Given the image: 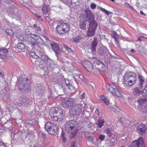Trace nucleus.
I'll return each mask as SVG.
<instances>
[{"label": "nucleus", "mask_w": 147, "mask_h": 147, "mask_svg": "<svg viewBox=\"0 0 147 147\" xmlns=\"http://www.w3.org/2000/svg\"><path fill=\"white\" fill-rule=\"evenodd\" d=\"M140 13L141 14H142L143 15H144V16H146V14L144 13L142 11H140Z\"/></svg>", "instance_id": "774afa93"}, {"label": "nucleus", "mask_w": 147, "mask_h": 147, "mask_svg": "<svg viewBox=\"0 0 147 147\" xmlns=\"http://www.w3.org/2000/svg\"><path fill=\"white\" fill-rule=\"evenodd\" d=\"M74 98L70 97H66L62 99V104L63 107L65 108H71L74 105Z\"/></svg>", "instance_id": "f8f14e48"}, {"label": "nucleus", "mask_w": 147, "mask_h": 147, "mask_svg": "<svg viewBox=\"0 0 147 147\" xmlns=\"http://www.w3.org/2000/svg\"><path fill=\"white\" fill-rule=\"evenodd\" d=\"M85 16L89 22V28L86 33V37L93 36L95 34L96 28L98 26V23L95 20L94 15L90 11L87 9L85 10Z\"/></svg>", "instance_id": "f257e3e1"}, {"label": "nucleus", "mask_w": 147, "mask_h": 147, "mask_svg": "<svg viewBox=\"0 0 147 147\" xmlns=\"http://www.w3.org/2000/svg\"><path fill=\"white\" fill-rule=\"evenodd\" d=\"M13 50L16 53H18L20 52L21 51H20L18 48L17 47H17H15L13 48Z\"/></svg>", "instance_id": "a18cd8bd"}, {"label": "nucleus", "mask_w": 147, "mask_h": 147, "mask_svg": "<svg viewBox=\"0 0 147 147\" xmlns=\"http://www.w3.org/2000/svg\"><path fill=\"white\" fill-rule=\"evenodd\" d=\"M98 41V40L96 37H94L93 38V40L91 44V52L92 53L96 51Z\"/></svg>", "instance_id": "f3484780"}, {"label": "nucleus", "mask_w": 147, "mask_h": 147, "mask_svg": "<svg viewBox=\"0 0 147 147\" xmlns=\"http://www.w3.org/2000/svg\"><path fill=\"white\" fill-rule=\"evenodd\" d=\"M45 128L48 133L51 135H56L57 134L59 129L57 125L53 123H51L49 121L47 122L45 124Z\"/></svg>", "instance_id": "1a4fd4ad"}, {"label": "nucleus", "mask_w": 147, "mask_h": 147, "mask_svg": "<svg viewBox=\"0 0 147 147\" xmlns=\"http://www.w3.org/2000/svg\"><path fill=\"white\" fill-rule=\"evenodd\" d=\"M82 38L81 36H78L74 38L73 41L74 42L78 43L81 40Z\"/></svg>", "instance_id": "2f4dec72"}, {"label": "nucleus", "mask_w": 147, "mask_h": 147, "mask_svg": "<svg viewBox=\"0 0 147 147\" xmlns=\"http://www.w3.org/2000/svg\"><path fill=\"white\" fill-rule=\"evenodd\" d=\"M104 13H105L107 15H110L112 13L111 12H110V11H108L106 10H105Z\"/></svg>", "instance_id": "5fc2aeb1"}, {"label": "nucleus", "mask_w": 147, "mask_h": 147, "mask_svg": "<svg viewBox=\"0 0 147 147\" xmlns=\"http://www.w3.org/2000/svg\"><path fill=\"white\" fill-rule=\"evenodd\" d=\"M105 136L104 135L100 134L99 135L98 138L100 141L102 142L105 140Z\"/></svg>", "instance_id": "a19ab883"}, {"label": "nucleus", "mask_w": 147, "mask_h": 147, "mask_svg": "<svg viewBox=\"0 0 147 147\" xmlns=\"http://www.w3.org/2000/svg\"><path fill=\"white\" fill-rule=\"evenodd\" d=\"M83 66L88 71H90L93 69V66L92 64L88 61H84Z\"/></svg>", "instance_id": "a211bd4d"}, {"label": "nucleus", "mask_w": 147, "mask_h": 147, "mask_svg": "<svg viewBox=\"0 0 147 147\" xmlns=\"http://www.w3.org/2000/svg\"><path fill=\"white\" fill-rule=\"evenodd\" d=\"M66 50H67L69 52L72 53H74V51L72 50L70 48L67 47L66 46Z\"/></svg>", "instance_id": "09e8293b"}, {"label": "nucleus", "mask_w": 147, "mask_h": 147, "mask_svg": "<svg viewBox=\"0 0 147 147\" xmlns=\"http://www.w3.org/2000/svg\"><path fill=\"white\" fill-rule=\"evenodd\" d=\"M39 55L41 60L45 63L48 69L51 71L53 70L56 66L53 61L44 52H40Z\"/></svg>", "instance_id": "423d86ee"}, {"label": "nucleus", "mask_w": 147, "mask_h": 147, "mask_svg": "<svg viewBox=\"0 0 147 147\" xmlns=\"http://www.w3.org/2000/svg\"><path fill=\"white\" fill-rule=\"evenodd\" d=\"M133 93L135 96H140V95H142L144 96V94L145 93L144 89L143 91L141 90L137 87H136L133 89Z\"/></svg>", "instance_id": "6ab92c4d"}, {"label": "nucleus", "mask_w": 147, "mask_h": 147, "mask_svg": "<svg viewBox=\"0 0 147 147\" xmlns=\"http://www.w3.org/2000/svg\"><path fill=\"white\" fill-rule=\"evenodd\" d=\"M38 34L41 33V29L39 26H38L36 29H35Z\"/></svg>", "instance_id": "de8ad7c7"}, {"label": "nucleus", "mask_w": 147, "mask_h": 147, "mask_svg": "<svg viewBox=\"0 0 147 147\" xmlns=\"http://www.w3.org/2000/svg\"><path fill=\"white\" fill-rule=\"evenodd\" d=\"M34 15L35 16L36 18H37L38 19H40L42 18L41 16L37 14H35Z\"/></svg>", "instance_id": "13d9d810"}, {"label": "nucleus", "mask_w": 147, "mask_h": 147, "mask_svg": "<svg viewBox=\"0 0 147 147\" xmlns=\"http://www.w3.org/2000/svg\"><path fill=\"white\" fill-rule=\"evenodd\" d=\"M5 32L8 35H11L13 34V31L10 30H7Z\"/></svg>", "instance_id": "c03bdc74"}, {"label": "nucleus", "mask_w": 147, "mask_h": 147, "mask_svg": "<svg viewBox=\"0 0 147 147\" xmlns=\"http://www.w3.org/2000/svg\"><path fill=\"white\" fill-rule=\"evenodd\" d=\"M80 20L79 23L80 27L83 30H85L86 28V21H88V20Z\"/></svg>", "instance_id": "5701e85b"}, {"label": "nucleus", "mask_w": 147, "mask_h": 147, "mask_svg": "<svg viewBox=\"0 0 147 147\" xmlns=\"http://www.w3.org/2000/svg\"><path fill=\"white\" fill-rule=\"evenodd\" d=\"M42 10L43 11V14L46 15L48 13V10L47 6L45 5H44L42 8Z\"/></svg>", "instance_id": "72a5a7b5"}, {"label": "nucleus", "mask_w": 147, "mask_h": 147, "mask_svg": "<svg viewBox=\"0 0 147 147\" xmlns=\"http://www.w3.org/2000/svg\"><path fill=\"white\" fill-rule=\"evenodd\" d=\"M94 65H95V67H96V65H101V67L102 68L105 67V64L103 62H102L101 60H100L98 61H95L94 62Z\"/></svg>", "instance_id": "393cba45"}, {"label": "nucleus", "mask_w": 147, "mask_h": 147, "mask_svg": "<svg viewBox=\"0 0 147 147\" xmlns=\"http://www.w3.org/2000/svg\"><path fill=\"white\" fill-rule=\"evenodd\" d=\"M75 142L73 141L71 143V147H75Z\"/></svg>", "instance_id": "e2e57ef3"}, {"label": "nucleus", "mask_w": 147, "mask_h": 147, "mask_svg": "<svg viewBox=\"0 0 147 147\" xmlns=\"http://www.w3.org/2000/svg\"><path fill=\"white\" fill-rule=\"evenodd\" d=\"M108 50L106 48H100L98 50V52L100 55L104 56L108 52Z\"/></svg>", "instance_id": "412c9836"}, {"label": "nucleus", "mask_w": 147, "mask_h": 147, "mask_svg": "<svg viewBox=\"0 0 147 147\" xmlns=\"http://www.w3.org/2000/svg\"><path fill=\"white\" fill-rule=\"evenodd\" d=\"M41 136L43 138L46 139L47 138L46 135L44 133H42Z\"/></svg>", "instance_id": "864d4df0"}, {"label": "nucleus", "mask_w": 147, "mask_h": 147, "mask_svg": "<svg viewBox=\"0 0 147 147\" xmlns=\"http://www.w3.org/2000/svg\"><path fill=\"white\" fill-rule=\"evenodd\" d=\"M88 140L90 141H92L93 140V137L92 136H89L87 138Z\"/></svg>", "instance_id": "4d7b16f0"}, {"label": "nucleus", "mask_w": 147, "mask_h": 147, "mask_svg": "<svg viewBox=\"0 0 147 147\" xmlns=\"http://www.w3.org/2000/svg\"><path fill=\"white\" fill-rule=\"evenodd\" d=\"M104 122V119L102 117H100V118L96 124L98 125V127L101 128L103 125Z\"/></svg>", "instance_id": "a878e982"}, {"label": "nucleus", "mask_w": 147, "mask_h": 147, "mask_svg": "<svg viewBox=\"0 0 147 147\" xmlns=\"http://www.w3.org/2000/svg\"><path fill=\"white\" fill-rule=\"evenodd\" d=\"M69 26L68 23L59 22L56 28L57 31L60 34L67 32L69 30Z\"/></svg>", "instance_id": "9d476101"}, {"label": "nucleus", "mask_w": 147, "mask_h": 147, "mask_svg": "<svg viewBox=\"0 0 147 147\" xmlns=\"http://www.w3.org/2000/svg\"><path fill=\"white\" fill-rule=\"evenodd\" d=\"M16 84L19 90L23 93L28 92L31 89L30 81L25 75H22L18 79Z\"/></svg>", "instance_id": "f03ea898"}, {"label": "nucleus", "mask_w": 147, "mask_h": 147, "mask_svg": "<svg viewBox=\"0 0 147 147\" xmlns=\"http://www.w3.org/2000/svg\"><path fill=\"white\" fill-rule=\"evenodd\" d=\"M136 128L139 134L142 135L145 133L147 129V126L144 124L140 125L137 127Z\"/></svg>", "instance_id": "dca6fc26"}, {"label": "nucleus", "mask_w": 147, "mask_h": 147, "mask_svg": "<svg viewBox=\"0 0 147 147\" xmlns=\"http://www.w3.org/2000/svg\"><path fill=\"white\" fill-rule=\"evenodd\" d=\"M50 114L51 117L54 120L59 121L63 120V116L64 115L62 109L58 107H55L53 112H51Z\"/></svg>", "instance_id": "6e6552de"}, {"label": "nucleus", "mask_w": 147, "mask_h": 147, "mask_svg": "<svg viewBox=\"0 0 147 147\" xmlns=\"http://www.w3.org/2000/svg\"><path fill=\"white\" fill-rule=\"evenodd\" d=\"M138 102L139 104V107L145 105L147 103V99L145 98H140L138 99Z\"/></svg>", "instance_id": "b1692460"}, {"label": "nucleus", "mask_w": 147, "mask_h": 147, "mask_svg": "<svg viewBox=\"0 0 147 147\" xmlns=\"http://www.w3.org/2000/svg\"><path fill=\"white\" fill-rule=\"evenodd\" d=\"M130 147H145L143 138L140 137L138 140L132 142L131 144Z\"/></svg>", "instance_id": "2eb2a0df"}, {"label": "nucleus", "mask_w": 147, "mask_h": 147, "mask_svg": "<svg viewBox=\"0 0 147 147\" xmlns=\"http://www.w3.org/2000/svg\"><path fill=\"white\" fill-rule=\"evenodd\" d=\"M9 49H4L1 48L0 49V55H3V54L5 55L6 53H9L8 51Z\"/></svg>", "instance_id": "c756f323"}, {"label": "nucleus", "mask_w": 147, "mask_h": 147, "mask_svg": "<svg viewBox=\"0 0 147 147\" xmlns=\"http://www.w3.org/2000/svg\"><path fill=\"white\" fill-rule=\"evenodd\" d=\"M26 33L28 35L31 34H32L29 31V30H26Z\"/></svg>", "instance_id": "338daca9"}, {"label": "nucleus", "mask_w": 147, "mask_h": 147, "mask_svg": "<svg viewBox=\"0 0 147 147\" xmlns=\"http://www.w3.org/2000/svg\"><path fill=\"white\" fill-rule=\"evenodd\" d=\"M61 136L62 138L63 142H65L66 140V139L65 137V134L64 132L63 131H62L61 132Z\"/></svg>", "instance_id": "4c0bfd02"}, {"label": "nucleus", "mask_w": 147, "mask_h": 147, "mask_svg": "<svg viewBox=\"0 0 147 147\" xmlns=\"http://www.w3.org/2000/svg\"><path fill=\"white\" fill-rule=\"evenodd\" d=\"M100 98L106 105H109V100L107 97L105 96H101Z\"/></svg>", "instance_id": "c85d7f7f"}, {"label": "nucleus", "mask_w": 147, "mask_h": 147, "mask_svg": "<svg viewBox=\"0 0 147 147\" xmlns=\"http://www.w3.org/2000/svg\"><path fill=\"white\" fill-rule=\"evenodd\" d=\"M104 13H105L107 15H110L112 13L111 12H110V11H108L106 10H105Z\"/></svg>", "instance_id": "6e6d98bb"}, {"label": "nucleus", "mask_w": 147, "mask_h": 147, "mask_svg": "<svg viewBox=\"0 0 147 147\" xmlns=\"http://www.w3.org/2000/svg\"><path fill=\"white\" fill-rule=\"evenodd\" d=\"M118 122L121 123H123L122 122V121L121 120V118H118Z\"/></svg>", "instance_id": "69168bd1"}, {"label": "nucleus", "mask_w": 147, "mask_h": 147, "mask_svg": "<svg viewBox=\"0 0 147 147\" xmlns=\"http://www.w3.org/2000/svg\"><path fill=\"white\" fill-rule=\"evenodd\" d=\"M0 55L3 60L5 59L6 57V55L5 54H3V55Z\"/></svg>", "instance_id": "052dcab7"}, {"label": "nucleus", "mask_w": 147, "mask_h": 147, "mask_svg": "<svg viewBox=\"0 0 147 147\" xmlns=\"http://www.w3.org/2000/svg\"><path fill=\"white\" fill-rule=\"evenodd\" d=\"M90 7L92 9H94L96 8V5L94 3H92L91 4Z\"/></svg>", "instance_id": "3c124183"}, {"label": "nucleus", "mask_w": 147, "mask_h": 147, "mask_svg": "<svg viewBox=\"0 0 147 147\" xmlns=\"http://www.w3.org/2000/svg\"><path fill=\"white\" fill-rule=\"evenodd\" d=\"M147 87V85H146V87L144 88V92H145V93L144 94V96H146L147 97V88H146Z\"/></svg>", "instance_id": "603ef678"}, {"label": "nucleus", "mask_w": 147, "mask_h": 147, "mask_svg": "<svg viewBox=\"0 0 147 147\" xmlns=\"http://www.w3.org/2000/svg\"><path fill=\"white\" fill-rule=\"evenodd\" d=\"M83 105L80 103L75 104L69 110V113L76 119L81 117L83 114Z\"/></svg>", "instance_id": "20e7f679"}, {"label": "nucleus", "mask_w": 147, "mask_h": 147, "mask_svg": "<svg viewBox=\"0 0 147 147\" xmlns=\"http://www.w3.org/2000/svg\"><path fill=\"white\" fill-rule=\"evenodd\" d=\"M17 45L18 48L20 51H21V52L22 51V50L24 49L25 48V45L23 43H19L17 44Z\"/></svg>", "instance_id": "cd10ccee"}, {"label": "nucleus", "mask_w": 147, "mask_h": 147, "mask_svg": "<svg viewBox=\"0 0 147 147\" xmlns=\"http://www.w3.org/2000/svg\"><path fill=\"white\" fill-rule=\"evenodd\" d=\"M12 7L13 8V9L12 10H11V12H10V13H14V8H15V6L14 5H13Z\"/></svg>", "instance_id": "0e129e2a"}, {"label": "nucleus", "mask_w": 147, "mask_h": 147, "mask_svg": "<svg viewBox=\"0 0 147 147\" xmlns=\"http://www.w3.org/2000/svg\"><path fill=\"white\" fill-rule=\"evenodd\" d=\"M31 60L33 64L37 66L40 65L39 61H38V59H31Z\"/></svg>", "instance_id": "473e14b6"}, {"label": "nucleus", "mask_w": 147, "mask_h": 147, "mask_svg": "<svg viewBox=\"0 0 147 147\" xmlns=\"http://www.w3.org/2000/svg\"><path fill=\"white\" fill-rule=\"evenodd\" d=\"M51 45L52 49L55 53L57 59L61 51L65 52V50H66V46L64 44L61 45V48H59L58 44L56 43H53L51 44Z\"/></svg>", "instance_id": "9b49d317"}, {"label": "nucleus", "mask_w": 147, "mask_h": 147, "mask_svg": "<svg viewBox=\"0 0 147 147\" xmlns=\"http://www.w3.org/2000/svg\"><path fill=\"white\" fill-rule=\"evenodd\" d=\"M51 80L53 82L56 84H58L59 87L60 89H62L63 91H64V86L65 84H66V86H68L70 84H71V81L69 80H65V82L63 77L60 76H57L56 75H52Z\"/></svg>", "instance_id": "39448f33"}, {"label": "nucleus", "mask_w": 147, "mask_h": 147, "mask_svg": "<svg viewBox=\"0 0 147 147\" xmlns=\"http://www.w3.org/2000/svg\"><path fill=\"white\" fill-rule=\"evenodd\" d=\"M115 138L112 137L111 138L109 142H107V144L109 146L112 145L115 142Z\"/></svg>", "instance_id": "c9c22d12"}, {"label": "nucleus", "mask_w": 147, "mask_h": 147, "mask_svg": "<svg viewBox=\"0 0 147 147\" xmlns=\"http://www.w3.org/2000/svg\"><path fill=\"white\" fill-rule=\"evenodd\" d=\"M105 131L106 132V134L109 138H111L112 137H116V135L112 133V130L110 128L107 129L105 130Z\"/></svg>", "instance_id": "4be33fe9"}, {"label": "nucleus", "mask_w": 147, "mask_h": 147, "mask_svg": "<svg viewBox=\"0 0 147 147\" xmlns=\"http://www.w3.org/2000/svg\"><path fill=\"white\" fill-rule=\"evenodd\" d=\"M117 33L115 32H114L113 34L112 35V37H113L115 40H117Z\"/></svg>", "instance_id": "37998d69"}, {"label": "nucleus", "mask_w": 147, "mask_h": 147, "mask_svg": "<svg viewBox=\"0 0 147 147\" xmlns=\"http://www.w3.org/2000/svg\"><path fill=\"white\" fill-rule=\"evenodd\" d=\"M138 77L139 80V82L144 83V77L142 76H140L139 73L138 74Z\"/></svg>", "instance_id": "58836bf2"}, {"label": "nucleus", "mask_w": 147, "mask_h": 147, "mask_svg": "<svg viewBox=\"0 0 147 147\" xmlns=\"http://www.w3.org/2000/svg\"><path fill=\"white\" fill-rule=\"evenodd\" d=\"M79 124L78 122L71 120L67 122L65 125V130L67 133L69 134L70 139L75 138L78 131Z\"/></svg>", "instance_id": "7ed1b4c3"}, {"label": "nucleus", "mask_w": 147, "mask_h": 147, "mask_svg": "<svg viewBox=\"0 0 147 147\" xmlns=\"http://www.w3.org/2000/svg\"><path fill=\"white\" fill-rule=\"evenodd\" d=\"M106 89L112 94L118 97L121 96L120 93L117 89L115 84L112 83L111 84H109L106 86Z\"/></svg>", "instance_id": "ddd939ff"}, {"label": "nucleus", "mask_w": 147, "mask_h": 147, "mask_svg": "<svg viewBox=\"0 0 147 147\" xmlns=\"http://www.w3.org/2000/svg\"><path fill=\"white\" fill-rule=\"evenodd\" d=\"M115 45L117 47L118 49L120 48L119 44V40H115Z\"/></svg>", "instance_id": "49530a36"}, {"label": "nucleus", "mask_w": 147, "mask_h": 147, "mask_svg": "<svg viewBox=\"0 0 147 147\" xmlns=\"http://www.w3.org/2000/svg\"><path fill=\"white\" fill-rule=\"evenodd\" d=\"M69 89L71 90H74L75 89V87L73 82L71 83L69 86H67Z\"/></svg>", "instance_id": "e433bc0d"}, {"label": "nucleus", "mask_w": 147, "mask_h": 147, "mask_svg": "<svg viewBox=\"0 0 147 147\" xmlns=\"http://www.w3.org/2000/svg\"><path fill=\"white\" fill-rule=\"evenodd\" d=\"M34 36L33 38L35 40L37 43H40L41 44H45V41L38 35H33Z\"/></svg>", "instance_id": "aec40b11"}, {"label": "nucleus", "mask_w": 147, "mask_h": 147, "mask_svg": "<svg viewBox=\"0 0 147 147\" xmlns=\"http://www.w3.org/2000/svg\"><path fill=\"white\" fill-rule=\"evenodd\" d=\"M50 96L48 97V98L50 99V98H53V99H55L56 98H57V97L55 96H54L53 94L52 91L51 90L50 91Z\"/></svg>", "instance_id": "79ce46f5"}, {"label": "nucleus", "mask_w": 147, "mask_h": 147, "mask_svg": "<svg viewBox=\"0 0 147 147\" xmlns=\"http://www.w3.org/2000/svg\"><path fill=\"white\" fill-rule=\"evenodd\" d=\"M141 111L144 113H147V103L145 105H142L140 107Z\"/></svg>", "instance_id": "f704fd0d"}, {"label": "nucleus", "mask_w": 147, "mask_h": 147, "mask_svg": "<svg viewBox=\"0 0 147 147\" xmlns=\"http://www.w3.org/2000/svg\"><path fill=\"white\" fill-rule=\"evenodd\" d=\"M79 78L81 79L82 80H84L85 78L82 75H79Z\"/></svg>", "instance_id": "bf43d9fd"}, {"label": "nucleus", "mask_w": 147, "mask_h": 147, "mask_svg": "<svg viewBox=\"0 0 147 147\" xmlns=\"http://www.w3.org/2000/svg\"><path fill=\"white\" fill-rule=\"evenodd\" d=\"M30 59H38L39 56H38L34 52H30Z\"/></svg>", "instance_id": "7c9ffc66"}, {"label": "nucleus", "mask_w": 147, "mask_h": 147, "mask_svg": "<svg viewBox=\"0 0 147 147\" xmlns=\"http://www.w3.org/2000/svg\"><path fill=\"white\" fill-rule=\"evenodd\" d=\"M47 91L46 87L41 84H36L35 93L39 96H43Z\"/></svg>", "instance_id": "4468645a"}, {"label": "nucleus", "mask_w": 147, "mask_h": 147, "mask_svg": "<svg viewBox=\"0 0 147 147\" xmlns=\"http://www.w3.org/2000/svg\"><path fill=\"white\" fill-rule=\"evenodd\" d=\"M27 100V98L25 96H22L20 97L19 100L20 103L22 104L26 102Z\"/></svg>", "instance_id": "bb28decb"}, {"label": "nucleus", "mask_w": 147, "mask_h": 147, "mask_svg": "<svg viewBox=\"0 0 147 147\" xmlns=\"http://www.w3.org/2000/svg\"><path fill=\"white\" fill-rule=\"evenodd\" d=\"M43 37L44 39L46 40V42H47L49 40V39L45 35H44L43 36Z\"/></svg>", "instance_id": "680f3d73"}, {"label": "nucleus", "mask_w": 147, "mask_h": 147, "mask_svg": "<svg viewBox=\"0 0 147 147\" xmlns=\"http://www.w3.org/2000/svg\"><path fill=\"white\" fill-rule=\"evenodd\" d=\"M124 83L130 86L133 85L136 83L137 80L136 74L133 72H128L125 75Z\"/></svg>", "instance_id": "0eeeda50"}, {"label": "nucleus", "mask_w": 147, "mask_h": 147, "mask_svg": "<svg viewBox=\"0 0 147 147\" xmlns=\"http://www.w3.org/2000/svg\"><path fill=\"white\" fill-rule=\"evenodd\" d=\"M30 44L31 46H32L34 48L38 46L37 43L36 42L31 41Z\"/></svg>", "instance_id": "ea45409f"}, {"label": "nucleus", "mask_w": 147, "mask_h": 147, "mask_svg": "<svg viewBox=\"0 0 147 147\" xmlns=\"http://www.w3.org/2000/svg\"><path fill=\"white\" fill-rule=\"evenodd\" d=\"M143 83L139 82V83L138 84V87L139 89H141L143 87Z\"/></svg>", "instance_id": "8fccbe9b"}]
</instances>
